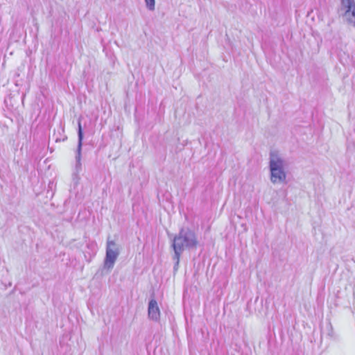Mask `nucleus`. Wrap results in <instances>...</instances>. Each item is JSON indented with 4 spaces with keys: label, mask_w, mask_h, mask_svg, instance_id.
<instances>
[{
    "label": "nucleus",
    "mask_w": 355,
    "mask_h": 355,
    "mask_svg": "<svg viewBox=\"0 0 355 355\" xmlns=\"http://www.w3.org/2000/svg\"><path fill=\"white\" fill-rule=\"evenodd\" d=\"M284 161L279 157L277 153H270L269 168L270 180L272 183H283L286 181V173L284 168Z\"/></svg>",
    "instance_id": "obj_2"
},
{
    "label": "nucleus",
    "mask_w": 355,
    "mask_h": 355,
    "mask_svg": "<svg viewBox=\"0 0 355 355\" xmlns=\"http://www.w3.org/2000/svg\"><path fill=\"white\" fill-rule=\"evenodd\" d=\"M146 7L149 10H155V0H145Z\"/></svg>",
    "instance_id": "obj_8"
},
{
    "label": "nucleus",
    "mask_w": 355,
    "mask_h": 355,
    "mask_svg": "<svg viewBox=\"0 0 355 355\" xmlns=\"http://www.w3.org/2000/svg\"><path fill=\"white\" fill-rule=\"evenodd\" d=\"M199 242L196 232L189 227H182L175 234L171 243L174 252L182 254L185 250L196 249Z\"/></svg>",
    "instance_id": "obj_1"
},
{
    "label": "nucleus",
    "mask_w": 355,
    "mask_h": 355,
    "mask_svg": "<svg viewBox=\"0 0 355 355\" xmlns=\"http://www.w3.org/2000/svg\"><path fill=\"white\" fill-rule=\"evenodd\" d=\"M84 138L83 130L81 125V120L78 119V146L76 149V171L78 173L81 170V152H82V146H83V140Z\"/></svg>",
    "instance_id": "obj_5"
},
{
    "label": "nucleus",
    "mask_w": 355,
    "mask_h": 355,
    "mask_svg": "<svg viewBox=\"0 0 355 355\" xmlns=\"http://www.w3.org/2000/svg\"><path fill=\"white\" fill-rule=\"evenodd\" d=\"M340 10H344L342 16L346 17L347 22L355 28V1L340 0Z\"/></svg>",
    "instance_id": "obj_4"
},
{
    "label": "nucleus",
    "mask_w": 355,
    "mask_h": 355,
    "mask_svg": "<svg viewBox=\"0 0 355 355\" xmlns=\"http://www.w3.org/2000/svg\"><path fill=\"white\" fill-rule=\"evenodd\" d=\"M181 255H182L181 253L174 252V254L173 256V259L175 261L174 266H173V270L175 272H176L178 270L179 263H180V259Z\"/></svg>",
    "instance_id": "obj_7"
},
{
    "label": "nucleus",
    "mask_w": 355,
    "mask_h": 355,
    "mask_svg": "<svg viewBox=\"0 0 355 355\" xmlns=\"http://www.w3.org/2000/svg\"><path fill=\"white\" fill-rule=\"evenodd\" d=\"M148 315L149 319L157 322L160 317V311L155 298H151L148 305Z\"/></svg>",
    "instance_id": "obj_6"
},
{
    "label": "nucleus",
    "mask_w": 355,
    "mask_h": 355,
    "mask_svg": "<svg viewBox=\"0 0 355 355\" xmlns=\"http://www.w3.org/2000/svg\"><path fill=\"white\" fill-rule=\"evenodd\" d=\"M120 254L119 245L114 241L110 240L108 237L106 243L105 257L103 261V270L110 272L115 264V262Z\"/></svg>",
    "instance_id": "obj_3"
}]
</instances>
